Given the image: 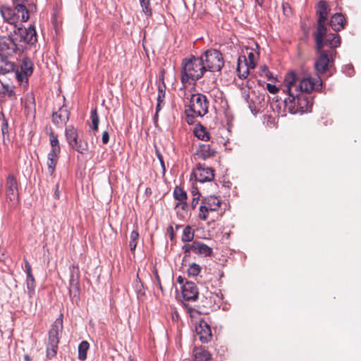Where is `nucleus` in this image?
Listing matches in <instances>:
<instances>
[{"instance_id": "nucleus-1", "label": "nucleus", "mask_w": 361, "mask_h": 361, "mask_svg": "<svg viewBox=\"0 0 361 361\" xmlns=\"http://www.w3.org/2000/svg\"><path fill=\"white\" fill-rule=\"evenodd\" d=\"M205 72L202 59L200 57L191 56L190 58H185L181 63V82L190 85L195 83L203 76Z\"/></svg>"}, {"instance_id": "nucleus-2", "label": "nucleus", "mask_w": 361, "mask_h": 361, "mask_svg": "<svg viewBox=\"0 0 361 361\" xmlns=\"http://www.w3.org/2000/svg\"><path fill=\"white\" fill-rule=\"evenodd\" d=\"M5 29L9 32L18 44L24 45L25 51L28 45H33L37 42V32L32 24H29L27 27H23V24H8Z\"/></svg>"}, {"instance_id": "nucleus-3", "label": "nucleus", "mask_w": 361, "mask_h": 361, "mask_svg": "<svg viewBox=\"0 0 361 361\" xmlns=\"http://www.w3.org/2000/svg\"><path fill=\"white\" fill-rule=\"evenodd\" d=\"M295 79V73L294 72H290L286 75V88L283 89V92L284 93L287 92L288 94V97L285 98L283 101V111H281V106H279V104H276V108H279V116H285L286 115V112H288L291 114H295L298 113V109L297 106V92H295V90H293Z\"/></svg>"}, {"instance_id": "nucleus-4", "label": "nucleus", "mask_w": 361, "mask_h": 361, "mask_svg": "<svg viewBox=\"0 0 361 361\" xmlns=\"http://www.w3.org/2000/svg\"><path fill=\"white\" fill-rule=\"evenodd\" d=\"M209 101L207 97L202 93L192 94L189 99V104L185 110L188 117V123L192 122V119L197 117H202L208 113Z\"/></svg>"}, {"instance_id": "nucleus-5", "label": "nucleus", "mask_w": 361, "mask_h": 361, "mask_svg": "<svg viewBox=\"0 0 361 361\" xmlns=\"http://www.w3.org/2000/svg\"><path fill=\"white\" fill-rule=\"evenodd\" d=\"M313 36L318 52H321L325 46L336 48L341 44V37L337 33L327 34L326 24H317V30L314 32Z\"/></svg>"}, {"instance_id": "nucleus-6", "label": "nucleus", "mask_w": 361, "mask_h": 361, "mask_svg": "<svg viewBox=\"0 0 361 361\" xmlns=\"http://www.w3.org/2000/svg\"><path fill=\"white\" fill-rule=\"evenodd\" d=\"M200 58L202 59V63L205 71L220 72L224 65L222 54L217 49H210L205 51Z\"/></svg>"}, {"instance_id": "nucleus-7", "label": "nucleus", "mask_w": 361, "mask_h": 361, "mask_svg": "<svg viewBox=\"0 0 361 361\" xmlns=\"http://www.w3.org/2000/svg\"><path fill=\"white\" fill-rule=\"evenodd\" d=\"M1 13L7 23H25L30 18L29 11L23 4H18L14 8L3 7Z\"/></svg>"}, {"instance_id": "nucleus-8", "label": "nucleus", "mask_w": 361, "mask_h": 361, "mask_svg": "<svg viewBox=\"0 0 361 361\" xmlns=\"http://www.w3.org/2000/svg\"><path fill=\"white\" fill-rule=\"evenodd\" d=\"M62 329L63 320L61 318H58L52 324L49 331L48 343L46 348V357L49 360H51L56 355L59 343V331H61Z\"/></svg>"}, {"instance_id": "nucleus-9", "label": "nucleus", "mask_w": 361, "mask_h": 361, "mask_svg": "<svg viewBox=\"0 0 361 361\" xmlns=\"http://www.w3.org/2000/svg\"><path fill=\"white\" fill-rule=\"evenodd\" d=\"M66 140L69 147L81 154L88 151L89 145L87 140H82L78 133V129L73 126H68L65 130Z\"/></svg>"}, {"instance_id": "nucleus-10", "label": "nucleus", "mask_w": 361, "mask_h": 361, "mask_svg": "<svg viewBox=\"0 0 361 361\" xmlns=\"http://www.w3.org/2000/svg\"><path fill=\"white\" fill-rule=\"evenodd\" d=\"M5 193L10 207L16 208L20 200L19 183L13 174H9L6 179Z\"/></svg>"}, {"instance_id": "nucleus-11", "label": "nucleus", "mask_w": 361, "mask_h": 361, "mask_svg": "<svg viewBox=\"0 0 361 361\" xmlns=\"http://www.w3.org/2000/svg\"><path fill=\"white\" fill-rule=\"evenodd\" d=\"M221 203L222 201L219 197L210 195L204 197L199 208L198 217L203 221L207 220L209 213L218 211Z\"/></svg>"}, {"instance_id": "nucleus-12", "label": "nucleus", "mask_w": 361, "mask_h": 361, "mask_svg": "<svg viewBox=\"0 0 361 361\" xmlns=\"http://www.w3.org/2000/svg\"><path fill=\"white\" fill-rule=\"evenodd\" d=\"M23 46L17 44L10 35L0 37V55L13 59L14 54L20 55L25 51Z\"/></svg>"}, {"instance_id": "nucleus-13", "label": "nucleus", "mask_w": 361, "mask_h": 361, "mask_svg": "<svg viewBox=\"0 0 361 361\" xmlns=\"http://www.w3.org/2000/svg\"><path fill=\"white\" fill-rule=\"evenodd\" d=\"M293 85V90L295 89V86L298 87V92L301 94L310 93L313 90H320L322 86V81L320 78L314 79L310 77L302 78L299 80L295 75V79Z\"/></svg>"}, {"instance_id": "nucleus-14", "label": "nucleus", "mask_w": 361, "mask_h": 361, "mask_svg": "<svg viewBox=\"0 0 361 361\" xmlns=\"http://www.w3.org/2000/svg\"><path fill=\"white\" fill-rule=\"evenodd\" d=\"M80 276L79 267L72 265L70 267L69 295L73 300H78L80 298Z\"/></svg>"}, {"instance_id": "nucleus-15", "label": "nucleus", "mask_w": 361, "mask_h": 361, "mask_svg": "<svg viewBox=\"0 0 361 361\" xmlns=\"http://www.w3.org/2000/svg\"><path fill=\"white\" fill-rule=\"evenodd\" d=\"M33 72V63L28 57H24L20 65V70L16 66V71H14L16 78L19 82H27L28 77L32 74Z\"/></svg>"}, {"instance_id": "nucleus-16", "label": "nucleus", "mask_w": 361, "mask_h": 361, "mask_svg": "<svg viewBox=\"0 0 361 361\" xmlns=\"http://www.w3.org/2000/svg\"><path fill=\"white\" fill-rule=\"evenodd\" d=\"M195 180L200 183L210 182L214 178V171L204 164H198L193 171Z\"/></svg>"}, {"instance_id": "nucleus-17", "label": "nucleus", "mask_w": 361, "mask_h": 361, "mask_svg": "<svg viewBox=\"0 0 361 361\" xmlns=\"http://www.w3.org/2000/svg\"><path fill=\"white\" fill-rule=\"evenodd\" d=\"M195 332L199 336L200 341L206 343L211 341L212 334L209 324L204 319H201L195 326Z\"/></svg>"}, {"instance_id": "nucleus-18", "label": "nucleus", "mask_w": 361, "mask_h": 361, "mask_svg": "<svg viewBox=\"0 0 361 361\" xmlns=\"http://www.w3.org/2000/svg\"><path fill=\"white\" fill-rule=\"evenodd\" d=\"M182 295L185 301L195 302L198 299V289L192 281H186L181 288Z\"/></svg>"}, {"instance_id": "nucleus-19", "label": "nucleus", "mask_w": 361, "mask_h": 361, "mask_svg": "<svg viewBox=\"0 0 361 361\" xmlns=\"http://www.w3.org/2000/svg\"><path fill=\"white\" fill-rule=\"evenodd\" d=\"M52 122L57 126L66 125L69 120L70 111L67 106L63 104L58 111H54L51 115Z\"/></svg>"}, {"instance_id": "nucleus-20", "label": "nucleus", "mask_w": 361, "mask_h": 361, "mask_svg": "<svg viewBox=\"0 0 361 361\" xmlns=\"http://www.w3.org/2000/svg\"><path fill=\"white\" fill-rule=\"evenodd\" d=\"M295 92H297V106L298 109V113H304L307 111H311L312 106V102L310 97L305 94H301L298 92V87L295 86Z\"/></svg>"}, {"instance_id": "nucleus-21", "label": "nucleus", "mask_w": 361, "mask_h": 361, "mask_svg": "<svg viewBox=\"0 0 361 361\" xmlns=\"http://www.w3.org/2000/svg\"><path fill=\"white\" fill-rule=\"evenodd\" d=\"M16 71V63L11 58L0 55V75H6Z\"/></svg>"}, {"instance_id": "nucleus-22", "label": "nucleus", "mask_w": 361, "mask_h": 361, "mask_svg": "<svg viewBox=\"0 0 361 361\" xmlns=\"http://www.w3.org/2000/svg\"><path fill=\"white\" fill-rule=\"evenodd\" d=\"M216 151L209 144H201L196 151V155L199 159L206 160L215 156Z\"/></svg>"}, {"instance_id": "nucleus-23", "label": "nucleus", "mask_w": 361, "mask_h": 361, "mask_svg": "<svg viewBox=\"0 0 361 361\" xmlns=\"http://www.w3.org/2000/svg\"><path fill=\"white\" fill-rule=\"evenodd\" d=\"M252 69L249 65H247V60L245 56H242L238 58V66L236 68V71L238 72V75L240 79L247 78L249 74V70Z\"/></svg>"}, {"instance_id": "nucleus-24", "label": "nucleus", "mask_w": 361, "mask_h": 361, "mask_svg": "<svg viewBox=\"0 0 361 361\" xmlns=\"http://www.w3.org/2000/svg\"><path fill=\"white\" fill-rule=\"evenodd\" d=\"M194 361H212V354L204 347H195L192 350Z\"/></svg>"}, {"instance_id": "nucleus-25", "label": "nucleus", "mask_w": 361, "mask_h": 361, "mask_svg": "<svg viewBox=\"0 0 361 361\" xmlns=\"http://www.w3.org/2000/svg\"><path fill=\"white\" fill-rule=\"evenodd\" d=\"M329 63V55L326 52L321 53L319 59L314 63L315 69L319 73H324Z\"/></svg>"}, {"instance_id": "nucleus-26", "label": "nucleus", "mask_w": 361, "mask_h": 361, "mask_svg": "<svg viewBox=\"0 0 361 361\" xmlns=\"http://www.w3.org/2000/svg\"><path fill=\"white\" fill-rule=\"evenodd\" d=\"M193 247L194 252L197 255H203L204 257H210L213 255L212 248L200 241H194Z\"/></svg>"}, {"instance_id": "nucleus-27", "label": "nucleus", "mask_w": 361, "mask_h": 361, "mask_svg": "<svg viewBox=\"0 0 361 361\" xmlns=\"http://www.w3.org/2000/svg\"><path fill=\"white\" fill-rule=\"evenodd\" d=\"M244 97L248 104L249 108L252 113H257L259 111V104L261 103L260 97L255 95L253 92L252 97H250V94L249 93H246L245 92L243 93Z\"/></svg>"}, {"instance_id": "nucleus-28", "label": "nucleus", "mask_w": 361, "mask_h": 361, "mask_svg": "<svg viewBox=\"0 0 361 361\" xmlns=\"http://www.w3.org/2000/svg\"><path fill=\"white\" fill-rule=\"evenodd\" d=\"M329 10V5L325 1L319 2L317 8V15L318 16L317 23H325Z\"/></svg>"}, {"instance_id": "nucleus-29", "label": "nucleus", "mask_w": 361, "mask_h": 361, "mask_svg": "<svg viewBox=\"0 0 361 361\" xmlns=\"http://www.w3.org/2000/svg\"><path fill=\"white\" fill-rule=\"evenodd\" d=\"M0 90V99L7 97L10 100L12 101L17 99L13 86H11L8 84H4L1 82Z\"/></svg>"}, {"instance_id": "nucleus-30", "label": "nucleus", "mask_w": 361, "mask_h": 361, "mask_svg": "<svg viewBox=\"0 0 361 361\" xmlns=\"http://www.w3.org/2000/svg\"><path fill=\"white\" fill-rule=\"evenodd\" d=\"M194 135L199 140L202 141H208L210 139L209 131L202 124L198 123L194 129Z\"/></svg>"}, {"instance_id": "nucleus-31", "label": "nucleus", "mask_w": 361, "mask_h": 361, "mask_svg": "<svg viewBox=\"0 0 361 361\" xmlns=\"http://www.w3.org/2000/svg\"><path fill=\"white\" fill-rule=\"evenodd\" d=\"M49 135L50 145L51 147V149L49 152V154L59 155V154L61 153V147L59 145V141L57 135L55 134L53 131H51Z\"/></svg>"}, {"instance_id": "nucleus-32", "label": "nucleus", "mask_w": 361, "mask_h": 361, "mask_svg": "<svg viewBox=\"0 0 361 361\" xmlns=\"http://www.w3.org/2000/svg\"><path fill=\"white\" fill-rule=\"evenodd\" d=\"M35 279L33 276L32 275H27L26 276V287L27 289V295L30 298H32L35 293Z\"/></svg>"}, {"instance_id": "nucleus-33", "label": "nucleus", "mask_w": 361, "mask_h": 361, "mask_svg": "<svg viewBox=\"0 0 361 361\" xmlns=\"http://www.w3.org/2000/svg\"><path fill=\"white\" fill-rule=\"evenodd\" d=\"M59 159V155L48 154L47 168L49 173L52 176Z\"/></svg>"}, {"instance_id": "nucleus-34", "label": "nucleus", "mask_w": 361, "mask_h": 361, "mask_svg": "<svg viewBox=\"0 0 361 361\" xmlns=\"http://www.w3.org/2000/svg\"><path fill=\"white\" fill-rule=\"evenodd\" d=\"M90 348V344L87 341H83L78 345V359L80 360H85L87 358V353Z\"/></svg>"}, {"instance_id": "nucleus-35", "label": "nucleus", "mask_w": 361, "mask_h": 361, "mask_svg": "<svg viewBox=\"0 0 361 361\" xmlns=\"http://www.w3.org/2000/svg\"><path fill=\"white\" fill-rule=\"evenodd\" d=\"M139 233L137 231L134 230L130 233V241H129V247L131 252L135 255V251L137 247V244L139 240Z\"/></svg>"}, {"instance_id": "nucleus-36", "label": "nucleus", "mask_w": 361, "mask_h": 361, "mask_svg": "<svg viewBox=\"0 0 361 361\" xmlns=\"http://www.w3.org/2000/svg\"><path fill=\"white\" fill-rule=\"evenodd\" d=\"M216 85V79L214 78L212 80L204 79L201 82V90L204 92H209L213 90Z\"/></svg>"}, {"instance_id": "nucleus-37", "label": "nucleus", "mask_w": 361, "mask_h": 361, "mask_svg": "<svg viewBox=\"0 0 361 361\" xmlns=\"http://www.w3.org/2000/svg\"><path fill=\"white\" fill-rule=\"evenodd\" d=\"M194 238V230L190 226L185 227L183 231L181 240L183 242H190Z\"/></svg>"}, {"instance_id": "nucleus-38", "label": "nucleus", "mask_w": 361, "mask_h": 361, "mask_svg": "<svg viewBox=\"0 0 361 361\" xmlns=\"http://www.w3.org/2000/svg\"><path fill=\"white\" fill-rule=\"evenodd\" d=\"M173 197L176 200L183 202L187 200V193L180 187L176 186L173 190Z\"/></svg>"}, {"instance_id": "nucleus-39", "label": "nucleus", "mask_w": 361, "mask_h": 361, "mask_svg": "<svg viewBox=\"0 0 361 361\" xmlns=\"http://www.w3.org/2000/svg\"><path fill=\"white\" fill-rule=\"evenodd\" d=\"M90 119L92 121V128L97 131L99 128V115L97 114V108L92 109L91 110V114H90Z\"/></svg>"}, {"instance_id": "nucleus-40", "label": "nucleus", "mask_w": 361, "mask_h": 361, "mask_svg": "<svg viewBox=\"0 0 361 361\" xmlns=\"http://www.w3.org/2000/svg\"><path fill=\"white\" fill-rule=\"evenodd\" d=\"M161 83L158 85V96L157 101L159 102H164L165 97L166 85L164 80V76H161Z\"/></svg>"}, {"instance_id": "nucleus-41", "label": "nucleus", "mask_w": 361, "mask_h": 361, "mask_svg": "<svg viewBox=\"0 0 361 361\" xmlns=\"http://www.w3.org/2000/svg\"><path fill=\"white\" fill-rule=\"evenodd\" d=\"M201 269L202 268L199 264L196 263H192L191 264H190L188 269V274L189 276H196L200 274Z\"/></svg>"}, {"instance_id": "nucleus-42", "label": "nucleus", "mask_w": 361, "mask_h": 361, "mask_svg": "<svg viewBox=\"0 0 361 361\" xmlns=\"http://www.w3.org/2000/svg\"><path fill=\"white\" fill-rule=\"evenodd\" d=\"M140 6L142 7V11L145 13L146 16H151L152 15V9H151V4H150V0H139Z\"/></svg>"}, {"instance_id": "nucleus-43", "label": "nucleus", "mask_w": 361, "mask_h": 361, "mask_svg": "<svg viewBox=\"0 0 361 361\" xmlns=\"http://www.w3.org/2000/svg\"><path fill=\"white\" fill-rule=\"evenodd\" d=\"M247 65H249V66L252 68V69H254L255 68V66H256V62H257V54H255L252 51H247Z\"/></svg>"}, {"instance_id": "nucleus-44", "label": "nucleus", "mask_w": 361, "mask_h": 361, "mask_svg": "<svg viewBox=\"0 0 361 361\" xmlns=\"http://www.w3.org/2000/svg\"><path fill=\"white\" fill-rule=\"evenodd\" d=\"M329 23H345V16L340 13H334Z\"/></svg>"}, {"instance_id": "nucleus-45", "label": "nucleus", "mask_w": 361, "mask_h": 361, "mask_svg": "<svg viewBox=\"0 0 361 361\" xmlns=\"http://www.w3.org/2000/svg\"><path fill=\"white\" fill-rule=\"evenodd\" d=\"M342 71L344 73L348 75V76H352L354 74V67L352 64H346L343 66Z\"/></svg>"}, {"instance_id": "nucleus-46", "label": "nucleus", "mask_w": 361, "mask_h": 361, "mask_svg": "<svg viewBox=\"0 0 361 361\" xmlns=\"http://www.w3.org/2000/svg\"><path fill=\"white\" fill-rule=\"evenodd\" d=\"M192 196L193 197L191 202V207L194 209H195L199 202L200 194L199 193L198 191H192Z\"/></svg>"}, {"instance_id": "nucleus-47", "label": "nucleus", "mask_w": 361, "mask_h": 361, "mask_svg": "<svg viewBox=\"0 0 361 361\" xmlns=\"http://www.w3.org/2000/svg\"><path fill=\"white\" fill-rule=\"evenodd\" d=\"M155 154H156V156H157V159H159V161L160 162L163 173L164 174L165 171H166V166H165V164H164L163 156H162L161 153L159 152V150L157 149V148H156V150H155Z\"/></svg>"}, {"instance_id": "nucleus-48", "label": "nucleus", "mask_w": 361, "mask_h": 361, "mask_svg": "<svg viewBox=\"0 0 361 361\" xmlns=\"http://www.w3.org/2000/svg\"><path fill=\"white\" fill-rule=\"evenodd\" d=\"M24 262H25L24 271L26 274V276L32 275V267H31L30 262L25 258L24 259Z\"/></svg>"}, {"instance_id": "nucleus-49", "label": "nucleus", "mask_w": 361, "mask_h": 361, "mask_svg": "<svg viewBox=\"0 0 361 361\" xmlns=\"http://www.w3.org/2000/svg\"><path fill=\"white\" fill-rule=\"evenodd\" d=\"M193 246H194V241L192 242V244H187L183 247V250H184V252L185 253L186 255H189L191 250L194 252Z\"/></svg>"}, {"instance_id": "nucleus-50", "label": "nucleus", "mask_w": 361, "mask_h": 361, "mask_svg": "<svg viewBox=\"0 0 361 361\" xmlns=\"http://www.w3.org/2000/svg\"><path fill=\"white\" fill-rule=\"evenodd\" d=\"M229 1L231 5L235 8H241L243 6V0H229Z\"/></svg>"}, {"instance_id": "nucleus-51", "label": "nucleus", "mask_w": 361, "mask_h": 361, "mask_svg": "<svg viewBox=\"0 0 361 361\" xmlns=\"http://www.w3.org/2000/svg\"><path fill=\"white\" fill-rule=\"evenodd\" d=\"M267 89L271 94H276L279 92V89L275 85L268 83L267 85Z\"/></svg>"}, {"instance_id": "nucleus-52", "label": "nucleus", "mask_w": 361, "mask_h": 361, "mask_svg": "<svg viewBox=\"0 0 361 361\" xmlns=\"http://www.w3.org/2000/svg\"><path fill=\"white\" fill-rule=\"evenodd\" d=\"M8 122L5 118H4V121H3V123L1 125V131H2V134L4 135L6 133H8Z\"/></svg>"}, {"instance_id": "nucleus-53", "label": "nucleus", "mask_w": 361, "mask_h": 361, "mask_svg": "<svg viewBox=\"0 0 361 361\" xmlns=\"http://www.w3.org/2000/svg\"><path fill=\"white\" fill-rule=\"evenodd\" d=\"M102 140L103 144H107L109 142V132L107 130H105V131L103 132Z\"/></svg>"}, {"instance_id": "nucleus-54", "label": "nucleus", "mask_w": 361, "mask_h": 361, "mask_svg": "<svg viewBox=\"0 0 361 361\" xmlns=\"http://www.w3.org/2000/svg\"><path fill=\"white\" fill-rule=\"evenodd\" d=\"M180 207L183 210H186L188 207V204L186 202V200H184L183 202H180L176 205V208Z\"/></svg>"}, {"instance_id": "nucleus-55", "label": "nucleus", "mask_w": 361, "mask_h": 361, "mask_svg": "<svg viewBox=\"0 0 361 361\" xmlns=\"http://www.w3.org/2000/svg\"><path fill=\"white\" fill-rule=\"evenodd\" d=\"M334 30L339 31L344 29L346 24H329Z\"/></svg>"}, {"instance_id": "nucleus-56", "label": "nucleus", "mask_w": 361, "mask_h": 361, "mask_svg": "<svg viewBox=\"0 0 361 361\" xmlns=\"http://www.w3.org/2000/svg\"><path fill=\"white\" fill-rule=\"evenodd\" d=\"M167 231L169 234L170 240H173L175 238V233H174L173 226H169V228H167Z\"/></svg>"}, {"instance_id": "nucleus-57", "label": "nucleus", "mask_w": 361, "mask_h": 361, "mask_svg": "<svg viewBox=\"0 0 361 361\" xmlns=\"http://www.w3.org/2000/svg\"><path fill=\"white\" fill-rule=\"evenodd\" d=\"M155 275H156V280H157V284H158L159 288L161 290L162 289V286H161V280H160V278H159L157 271H155Z\"/></svg>"}, {"instance_id": "nucleus-58", "label": "nucleus", "mask_w": 361, "mask_h": 361, "mask_svg": "<svg viewBox=\"0 0 361 361\" xmlns=\"http://www.w3.org/2000/svg\"><path fill=\"white\" fill-rule=\"evenodd\" d=\"M54 196L56 199H59L60 197V192L59 190V184H56V190L54 191Z\"/></svg>"}, {"instance_id": "nucleus-59", "label": "nucleus", "mask_w": 361, "mask_h": 361, "mask_svg": "<svg viewBox=\"0 0 361 361\" xmlns=\"http://www.w3.org/2000/svg\"><path fill=\"white\" fill-rule=\"evenodd\" d=\"M164 102H159L157 101V106H156V113H159L161 109V106Z\"/></svg>"}, {"instance_id": "nucleus-60", "label": "nucleus", "mask_w": 361, "mask_h": 361, "mask_svg": "<svg viewBox=\"0 0 361 361\" xmlns=\"http://www.w3.org/2000/svg\"><path fill=\"white\" fill-rule=\"evenodd\" d=\"M158 116H159V113H156L155 112V114H154V118H153L154 123L155 125H157V123L158 121Z\"/></svg>"}, {"instance_id": "nucleus-61", "label": "nucleus", "mask_w": 361, "mask_h": 361, "mask_svg": "<svg viewBox=\"0 0 361 361\" xmlns=\"http://www.w3.org/2000/svg\"><path fill=\"white\" fill-rule=\"evenodd\" d=\"M255 3L257 4H258L259 6H262L263 5V3H264V0H255Z\"/></svg>"}, {"instance_id": "nucleus-62", "label": "nucleus", "mask_w": 361, "mask_h": 361, "mask_svg": "<svg viewBox=\"0 0 361 361\" xmlns=\"http://www.w3.org/2000/svg\"><path fill=\"white\" fill-rule=\"evenodd\" d=\"M177 281L180 284H184V279L181 276H178V278L177 279Z\"/></svg>"}, {"instance_id": "nucleus-63", "label": "nucleus", "mask_w": 361, "mask_h": 361, "mask_svg": "<svg viewBox=\"0 0 361 361\" xmlns=\"http://www.w3.org/2000/svg\"><path fill=\"white\" fill-rule=\"evenodd\" d=\"M24 360H25V361H30L31 358H30V357L28 355H24Z\"/></svg>"}, {"instance_id": "nucleus-64", "label": "nucleus", "mask_w": 361, "mask_h": 361, "mask_svg": "<svg viewBox=\"0 0 361 361\" xmlns=\"http://www.w3.org/2000/svg\"><path fill=\"white\" fill-rule=\"evenodd\" d=\"M128 361H134V359L132 357V356H129Z\"/></svg>"}]
</instances>
